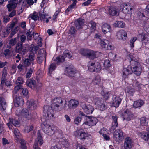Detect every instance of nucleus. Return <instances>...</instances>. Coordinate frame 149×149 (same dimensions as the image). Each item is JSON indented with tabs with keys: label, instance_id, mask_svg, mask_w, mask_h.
Returning <instances> with one entry per match:
<instances>
[{
	"label": "nucleus",
	"instance_id": "f3484780",
	"mask_svg": "<svg viewBox=\"0 0 149 149\" xmlns=\"http://www.w3.org/2000/svg\"><path fill=\"white\" fill-rule=\"evenodd\" d=\"M38 138L35 141L33 147L34 149H40L38 148V142L39 143L40 145H41L43 144L41 134L39 132L38 133Z\"/></svg>",
	"mask_w": 149,
	"mask_h": 149
},
{
	"label": "nucleus",
	"instance_id": "680f3d73",
	"mask_svg": "<svg viewBox=\"0 0 149 149\" xmlns=\"http://www.w3.org/2000/svg\"><path fill=\"white\" fill-rule=\"evenodd\" d=\"M33 126L32 125L27 126L25 128V131L26 132L28 133L33 130Z\"/></svg>",
	"mask_w": 149,
	"mask_h": 149
},
{
	"label": "nucleus",
	"instance_id": "ea45409f",
	"mask_svg": "<svg viewBox=\"0 0 149 149\" xmlns=\"http://www.w3.org/2000/svg\"><path fill=\"white\" fill-rule=\"evenodd\" d=\"M95 65L94 63H89L88 65V70L91 72H94L95 70Z\"/></svg>",
	"mask_w": 149,
	"mask_h": 149
},
{
	"label": "nucleus",
	"instance_id": "f704fd0d",
	"mask_svg": "<svg viewBox=\"0 0 149 149\" xmlns=\"http://www.w3.org/2000/svg\"><path fill=\"white\" fill-rule=\"evenodd\" d=\"M93 98V101L94 102L95 105L97 106H100V103L103 101V99L102 98L97 97L96 96L94 97Z\"/></svg>",
	"mask_w": 149,
	"mask_h": 149
},
{
	"label": "nucleus",
	"instance_id": "0e129e2a",
	"mask_svg": "<svg viewBox=\"0 0 149 149\" xmlns=\"http://www.w3.org/2000/svg\"><path fill=\"white\" fill-rule=\"evenodd\" d=\"M7 68L4 67L2 71V78H6V77L7 74Z\"/></svg>",
	"mask_w": 149,
	"mask_h": 149
},
{
	"label": "nucleus",
	"instance_id": "4be33fe9",
	"mask_svg": "<svg viewBox=\"0 0 149 149\" xmlns=\"http://www.w3.org/2000/svg\"><path fill=\"white\" fill-rule=\"evenodd\" d=\"M127 35L126 33L123 30H121L118 31L116 34L117 38L119 40L126 39Z\"/></svg>",
	"mask_w": 149,
	"mask_h": 149
},
{
	"label": "nucleus",
	"instance_id": "338daca9",
	"mask_svg": "<svg viewBox=\"0 0 149 149\" xmlns=\"http://www.w3.org/2000/svg\"><path fill=\"white\" fill-rule=\"evenodd\" d=\"M11 30L9 29V28H7L6 27V29L5 31L3 32V35L4 37H7L9 35Z\"/></svg>",
	"mask_w": 149,
	"mask_h": 149
},
{
	"label": "nucleus",
	"instance_id": "c9c22d12",
	"mask_svg": "<svg viewBox=\"0 0 149 149\" xmlns=\"http://www.w3.org/2000/svg\"><path fill=\"white\" fill-rule=\"evenodd\" d=\"M6 104V102L4 99L2 97H0V107L2 110H4L6 109L5 106Z\"/></svg>",
	"mask_w": 149,
	"mask_h": 149
},
{
	"label": "nucleus",
	"instance_id": "a211bd4d",
	"mask_svg": "<svg viewBox=\"0 0 149 149\" xmlns=\"http://www.w3.org/2000/svg\"><path fill=\"white\" fill-rule=\"evenodd\" d=\"M13 99L15 102V105L16 107L22 106L24 103L23 99L21 96L18 97L15 95Z\"/></svg>",
	"mask_w": 149,
	"mask_h": 149
},
{
	"label": "nucleus",
	"instance_id": "20e7f679",
	"mask_svg": "<svg viewBox=\"0 0 149 149\" xmlns=\"http://www.w3.org/2000/svg\"><path fill=\"white\" fill-rule=\"evenodd\" d=\"M74 134L76 137L82 140H84L87 137L91 136L90 134L85 132L82 128L77 129L75 132Z\"/></svg>",
	"mask_w": 149,
	"mask_h": 149
},
{
	"label": "nucleus",
	"instance_id": "4c0bfd02",
	"mask_svg": "<svg viewBox=\"0 0 149 149\" xmlns=\"http://www.w3.org/2000/svg\"><path fill=\"white\" fill-rule=\"evenodd\" d=\"M72 1H73V3L68 6L66 9V11L69 12L74 8L77 1V0H72Z\"/></svg>",
	"mask_w": 149,
	"mask_h": 149
},
{
	"label": "nucleus",
	"instance_id": "864d4df0",
	"mask_svg": "<svg viewBox=\"0 0 149 149\" xmlns=\"http://www.w3.org/2000/svg\"><path fill=\"white\" fill-rule=\"evenodd\" d=\"M34 34L33 32H32L29 31V32H27L26 33V35L27 36V40L29 41L31 40L32 38V36Z\"/></svg>",
	"mask_w": 149,
	"mask_h": 149
},
{
	"label": "nucleus",
	"instance_id": "a19ab883",
	"mask_svg": "<svg viewBox=\"0 0 149 149\" xmlns=\"http://www.w3.org/2000/svg\"><path fill=\"white\" fill-rule=\"evenodd\" d=\"M48 16L47 14H41L40 16V19L42 20L44 22H46L47 23L49 20L47 17Z\"/></svg>",
	"mask_w": 149,
	"mask_h": 149
},
{
	"label": "nucleus",
	"instance_id": "e433bc0d",
	"mask_svg": "<svg viewBox=\"0 0 149 149\" xmlns=\"http://www.w3.org/2000/svg\"><path fill=\"white\" fill-rule=\"evenodd\" d=\"M115 27L123 28L125 26V24L122 21H117L114 24Z\"/></svg>",
	"mask_w": 149,
	"mask_h": 149
},
{
	"label": "nucleus",
	"instance_id": "c85d7f7f",
	"mask_svg": "<svg viewBox=\"0 0 149 149\" xmlns=\"http://www.w3.org/2000/svg\"><path fill=\"white\" fill-rule=\"evenodd\" d=\"M121 9L123 12L126 14L129 12V10H131L132 9V8L129 5L124 3L123 6H121Z\"/></svg>",
	"mask_w": 149,
	"mask_h": 149
},
{
	"label": "nucleus",
	"instance_id": "c756f323",
	"mask_svg": "<svg viewBox=\"0 0 149 149\" xmlns=\"http://www.w3.org/2000/svg\"><path fill=\"white\" fill-rule=\"evenodd\" d=\"M121 101V99L118 97H116L113 99L112 104L115 107H118Z\"/></svg>",
	"mask_w": 149,
	"mask_h": 149
},
{
	"label": "nucleus",
	"instance_id": "b1692460",
	"mask_svg": "<svg viewBox=\"0 0 149 149\" xmlns=\"http://www.w3.org/2000/svg\"><path fill=\"white\" fill-rule=\"evenodd\" d=\"M137 134L139 137L144 139L145 141H147L149 139V133H147L145 132H138Z\"/></svg>",
	"mask_w": 149,
	"mask_h": 149
},
{
	"label": "nucleus",
	"instance_id": "7c9ffc66",
	"mask_svg": "<svg viewBox=\"0 0 149 149\" xmlns=\"http://www.w3.org/2000/svg\"><path fill=\"white\" fill-rule=\"evenodd\" d=\"M83 21V19L80 18L78 19L75 21V25L77 29H79L81 28L82 25L84 23Z\"/></svg>",
	"mask_w": 149,
	"mask_h": 149
},
{
	"label": "nucleus",
	"instance_id": "5701e85b",
	"mask_svg": "<svg viewBox=\"0 0 149 149\" xmlns=\"http://www.w3.org/2000/svg\"><path fill=\"white\" fill-rule=\"evenodd\" d=\"M26 105L27 107L31 109H34L36 108V102H35L33 99L28 101L26 102Z\"/></svg>",
	"mask_w": 149,
	"mask_h": 149
},
{
	"label": "nucleus",
	"instance_id": "37998d69",
	"mask_svg": "<svg viewBox=\"0 0 149 149\" xmlns=\"http://www.w3.org/2000/svg\"><path fill=\"white\" fill-rule=\"evenodd\" d=\"M56 68V65L55 63H51L48 68L49 73L51 74Z\"/></svg>",
	"mask_w": 149,
	"mask_h": 149
},
{
	"label": "nucleus",
	"instance_id": "423d86ee",
	"mask_svg": "<svg viewBox=\"0 0 149 149\" xmlns=\"http://www.w3.org/2000/svg\"><path fill=\"white\" fill-rule=\"evenodd\" d=\"M87 118L86 120L83 124L82 126L86 125L88 127L95 125L97 122V120L96 118L89 116H86Z\"/></svg>",
	"mask_w": 149,
	"mask_h": 149
},
{
	"label": "nucleus",
	"instance_id": "dca6fc26",
	"mask_svg": "<svg viewBox=\"0 0 149 149\" xmlns=\"http://www.w3.org/2000/svg\"><path fill=\"white\" fill-rule=\"evenodd\" d=\"M17 0H10L9 1V3L7 6V7L8 8L9 11H11L12 9L15 8L17 6ZM22 0H19V2L20 3Z\"/></svg>",
	"mask_w": 149,
	"mask_h": 149
},
{
	"label": "nucleus",
	"instance_id": "6e6d98bb",
	"mask_svg": "<svg viewBox=\"0 0 149 149\" xmlns=\"http://www.w3.org/2000/svg\"><path fill=\"white\" fill-rule=\"evenodd\" d=\"M89 26L91 27V30H93L92 31H94L95 30L96 24L95 22L93 21H90L89 24Z\"/></svg>",
	"mask_w": 149,
	"mask_h": 149
},
{
	"label": "nucleus",
	"instance_id": "72a5a7b5",
	"mask_svg": "<svg viewBox=\"0 0 149 149\" xmlns=\"http://www.w3.org/2000/svg\"><path fill=\"white\" fill-rule=\"evenodd\" d=\"M17 18L15 17L13 18V21L11 22V23L8 24L7 27L9 29L11 30L14 27L15 25L17 23Z\"/></svg>",
	"mask_w": 149,
	"mask_h": 149
},
{
	"label": "nucleus",
	"instance_id": "49530a36",
	"mask_svg": "<svg viewBox=\"0 0 149 149\" xmlns=\"http://www.w3.org/2000/svg\"><path fill=\"white\" fill-rule=\"evenodd\" d=\"M21 86L20 85L16 86L14 88L13 91V97L14 99L15 97V95L17 93V92L21 88Z\"/></svg>",
	"mask_w": 149,
	"mask_h": 149
},
{
	"label": "nucleus",
	"instance_id": "6e6552de",
	"mask_svg": "<svg viewBox=\"0 0 149 149\" xmlns=\"http://www.w3.org/2000/svg\"><path fill=\"white\" fill-rule=\"evenodd\" d=\"M113 139L116 141L120 142L124 139L122 131L120 129L116 130L113 134Z\"/></svg>",
	"mask_w": 149,
	"mask_h": 149
},
{
	"label": "nucleus",
	"instance_id": "f03ea898",
	"mask_svg": "<svg viewBox=\"0 0 149 149\" xmlns=\"http://www.w3.org/2000/svg\"><path fill=\"white\" fill-rule=\"evenodd\" d=\"M80 52L82 55L91 59H93L97 57V55L100 54V52H94L93 50L88 49H81L80 51Z\"/></svg>",
	"mask_w": 149,
	"mask_h": 149
},
{
	"label": "nucleus",
	"instance_id": "a18cd8bd",
	"mask_svg": "<svg viewBox=\"0 0 149 149\" xmlns=\"http://www.w3.org/2000/svg\"><path fill=\"white\" fill-rule=\"evenodd\" d=\"M9 120H10V122L15 126H18L19 125V122L16 120L13 119L12 118H10Z\"/></svg>",
	"mask_w": 149,
	"mask_h": 149
},
{
	"label": "nucleus",
	"instance_id": "412c9836",
	"mask_svg": "<svg viewBox=\"0 0 149 149\" xmlns=\"http://www.w3.org/2000/svg\"><path fill=\"white\" fill-rule=\"evenodd\" d=\"M92 83L94 85L102 87L101 77L99 76H96L93 79Z\"/></svg>",
	"mask_w": 149,
	"mask_h": 149
},
{
	"label": "nucleus",
	"instance_id": "7ed1b4c3",
	"mask_svg": "<svg viewBox=\"0 0 149 149\" xmlns=\"http://www.w3.org/2000/svg\"><path fill=\"white\" fill-rule=\"evenodd\" d=\"M43 113L44 118H45L46 120L51 119L54 116V111L52 107L46 105L44 106Z\"/></svg>",
	"mask_w": 149,
	"mask_h": 149
},
{
	"label": "nucleus",
	"instance_id": "8fccbe9b",
	"mask_svg": "<svg viewBox=\"0 0 149 149\" xmlns=\"http://www.w3.org/2000/svg\"><path fill=\"white\" fill-rule=\"evenodd\" d=\"M34 70L33 68H30L28 69L26 74L25 75L26 78H29L31 77L33 72Z\"/></svg>",
	"mask_w": 149,
	"mask_h": 149
},
{
	"label": "nucleus",
	"instance_id": "f257e3e1",
	"mask_svg": "<svg viewBox=\"0 0 149 149\" xmlns=\"http://www.w3.org/2000/svg\"><path fill=\"white\" fill-rule=\"evenodd\" d=\"M131 58L130 61V65L127 68L123 69V77L124 79L127 78V76L133 72L136 75H139L141 72V66L138 62Z\"/></svg>",
	"mask_w": 149,
	"mask_h": 149
},
{
	"label": "nucleus",
	"instance_id": "4468645a",
	"mask_svg": "<svg viewBox=\"0 0 149 149\" xmlns=\"http://www.w3.org/2000/svg\"><path fill=\"white\" fill-rule=\"evenodd\" d=\"M101 45L103 48L106 50H111L113 49V46H112L107 40L102 41L101 42Z\"/></svg>",
	"mask_w": 149,
	"mask_h": 149
},
{
	"label": "nucleus",
	"instance_id": "a878e982",
	"mask_svg": "<svg viewBox=\"0 0 149 149\" xmlns=\"http://www.w3.org/2000/svg\"><path fill=\"white\" fill-rule=\"evenodd\" d=\"M69 107L70 109H74L79 104V102L75 100L71 99L69 101Z\"/></svg>",
	"mask_w": 149,
	"mask_h": 149
},
{
	"label": "nucleus",
	"instance_id": "393cba45",
	"mask_svg": "<svg viewBox=\"0 0 149 149\" xmlns=\"http://www.w3.org/2000/svg\"><path fill=\"white\" fill-rule=\"evenodd\" d=\"M133 116V115L130 111L126 110L125 111L124 114L123 116L124 120H130L132 118Z\"/></svg>",
	"mask_w": 149,
	"mask_h": 149
},
{
	"label": "nucleus",
	"instance_id": "bf43d9fd",
	"mask_svg": "<svg viewBox=\"0 0 149 149\" xmlns=\"http://www.w3.org/2000/svg\"><path fill=\"white\" fill-rule=\"evenodd\" d=\"M31 62L29 58L26 59L23 61L24 65L25 67H27L29 66Z\"/></svg>",
	"mask_w": 149,
	"mask_h": 149
},
{
	"label": "nucleus",
	"instance_id": "69168bd1",
	"mask_svg": "<svg viewBox=\"0 0 149 149\" xmlns=\"http://www.w3.org/2000/svg\"><path fill=\"white\" fill-rule=\"evenodd\" d=\"M44 58V56L39 55H38L37 61L39 63L41 64L43 61Z\"/></svg>",
	"mask_w": 149,
	"mask_h": 149
},
{
	"label": "nucleus",
	"instance_id": "39448f33",
	"mask_svg": "<svg viewBox=\"0 0 149 149\" xmlns=\"http://www.w3.org/2000/svg\"><path fill=\"white\" fill-rule=\"evenodd\" d=\"M28 45L27 44L24 45H22V44L21 43H17L16 45L15 48V52L19 53L22 55H24L27 52V49L26 47H27Z\"/></svg>",
	"mask_w": 149,
	"mask_h": 149
},
{
	"label": "nucleus",
	"instance_id": "603ef678",
	"mask_svg": "<svg viewBox=\"0 0 149 149\" xmlns=\"http://www.w3.org/2000/svg\"><path fill=\"white\" fill-rule=\"evenodd\" d=\"M45 51L43 49H42L39 50L38 54V55H41L44 56V58H45V62L46 61V54H45Z\"/></svg>",
	"mask_w": 149,
	"mask_h": 149
},
{
	"label": "nucleus",
	"instance_id": "9b49d317",
	"mask_svg": "<svg viewBox=\"0 0 149 149\" xmlns=\"http://www.w3.org/2000/svg\"><path fill=\"white\" fill-rule=\"evenodd\" d=\"M133 145V141L131 138L127 137L125 139L124 144V149H131Z\"/></svg>",
	"mask_w": 149,
	"mask_h": 149
},
{
	"label": "nucleus",
	"instance_id": "bb28decb",
	"mask_svg": "<svg viewBox=\"0 0 149 149\" xmlns=\"http://www.w3.org/2000/svg\"><path fill=\"white\" fill-rule=\"evenodd\" d=\"M35 81L31 79H28L26 82V85L32 89H34L37 88L35 84Z\"/></svg>",
	"mask_w": 149,
	"mask_h": 149
},
{
	"label": "nucleus",
	"instance_id": "58836bf2",
	"mask_svg": "<svg viewBox=\"0 0 149 149\" xmlns=\"http://www.w3.org/2000/svg\"><path fill=\"white\" fill-rule=\"evenodd\" d=\"M39 47L37 46H34L33 44H31L30 46L29 50L31 52L36 53V51L38 49Z\"/></svg>",
	"mask_w": 149,
	"mask_h": 149
},
{
	"label": "nucleus",
	"instance_id": "ddd939ff",
	"mask_svg": "<svg viewBox=\"0 0 149 149\" xmlns=\"http://www.w3.org/2000/svg\"><path fill=\"white\" fill-rule=\"evenodd\" d=\"M138 37L142 42L143 45H146L149 42V36L147 34L142 33L138 35Z\"/></svg>",
	"mask_w": 149,
	"mask_h": 149
},
{
	"label": "nucleus",
	"instance_id": "79ce46f5",
	"mask_svg": "<svg viewBox=\"0 0 149 149\" xmlns=\"http://www.w3.org/2000/svg\"><path fill=\"white\" fill-rule=\"evenodd\" d=\"M18 37H16L14 38H13L10 40L9 42V44L10 46H13L16 44L18 40Z\"/></svg>",
	"mask_w": 149,
	"mask_h": 149
},
{
	"label": "nucleus",
	"instance_id": "052dcab7",
	"mask_svg": "<svg viewBox=\"0 0 149 149\" xmlns=\"http://www.w3.org/2000/svg\"><path fill=\"white\" fill-rule=\"evenodd\" d=\"M18 28V27H15L14 29L13 30L9 36V37L10 38H12L13 36L17 33Z\"/></svg>",
	"mask_w": 149,
	"mask_h": 149
},
{
	"label": "nucleus",
	"instance_id": "4d7b16f0",
	"mask_svg": "<svg viewBox=\"0 0 149 149\" xmlns=\"http://www.w3.org/2000/svg\"><path fill=\"white\" fill-rule=\"evenodd\" d=\"M104 67L105 68H108L111 66L110 62L109 60H104L103 62H102Z\"/></svg>",
	"mask_w": 149,
	"mask_h": 149
},
{
	"label": "nucleus",
	"instance_id": "2eb2a0df",
	"mask_svg": "<svg viewBox=\"0 0 149 149\" xmlns=\"http://www.w3.org/2000/svg\"><path fill=\"white\" fill-rule=\"evenodd\" d=\"M111 118L112 122V125L110 129V131L111 132L114 131L116 128L117 127L118 125L117 122L118 117L116 115L113 114L112 115Z\"/></svg>",
	"mask_w": 149,
	"mask_h": 149
},
{
	"label": "nucleus",
	"instance_id": "0eeeda50",
	"mask_svg": "<svg viewBox=\"0 0 149 149\" xmlns=\"http://www.w3.org/2000/svg\"><path fill=\"white\" fill-rule=\"evenodd\" d=\"M42 128L44 132L49 136H51L54 133L55 127L49 124H43Z\"/></svg>",
	"mask_w": 149,
	"mask_h": 149
},
{
	"label": "nucleus",
	"instance_id": "1a4fd4ad",
	"mask_svg": "<svg viewBox=\"0 0 149 149\" xmlns=\"http://www.w3.org/2000/svg\"><path fill=\"white\" fill-rule=\"evenodd\" d=\"M65 74L68 76L73 77L76 72V70L72 65H70L68 67H66L65 71Z\"/></svg>",
	"mask_w": 149,
	"mask_h": 149
},
{
	"label": "nucleus",
	"instance_id": "cd10ccee",
	"mask_svg": "<svg viewBox=\"0 0 149 149\" xmlns=\"http://www.w3.org/2000/svg\"><path fill=\"white\" fill-rule=\"evenodd\" d=\"M13 132L15 135L14 138L15 141H18L22 137L19 131L17 128H15Z\"/></svg>",
	"mask_w": 149,
	"mask_h": 149
},
{
	"label": "nucleus",
	"instance_id": "3c124183",
	"mask_svg": "<svg viewBox=\"0 0 149 149\" xmlns=\"http://www.w3.org/2000/svg\"><path fill=\"white\" fill-rule=\"evenodd\" d=\"M63 55L65 57L70 58L72 56V53L68 50H65L63 53Z\"/></svg>",
	"mask_w": 149,
	"mask_h": 149
},
{
	"label": "nucleus",
	"instance_id": "5fc2aeb1",
	"mask_svg": "<svg viewBox=\"0 0 149 149\" xmlns=\"http://www.w3.org/2000/svg\"><path fill=\"white\" fill-rule=\"evenodd\" d=\"M76 31L74 27H71L69 30V33L73 36L75 34Z\"/></svg>",
	"mask_w": 149,
	"mask_h": 149
},
{
	"label": "nucleus",
	"instance_id": "13d9d810",
	"mask_svg": "<svg viewBox=\"0 0 149 149\" xmlns=\"http://www.w3.org/2000/svg\"><path fill=\"white\" fill-rule=\"evenodd\" d=\"M106 105L105 103L104 102V100L100 104V106H97L98 109H100V110H103L106 109Z\"/></svg>",
	"mask_w": 149,
	"mask_h": 149
},
{
	"label": "nucleus",
	"instance_id": "f8f14e48",
	"mask_svg": "<svg viewBox=\"0 0 149 149\" xmlns=\"http://www.w3.org/2000/svg\"><path fill=\"white\" fill-rule=\"evenodd\" d=\"M63 102V101L61 97H56L54 98L52 101L53 106L54 107V108H58L60 107H62Z\"/></svg>",
	"mask_w": 149,
	"mask_h": 149
},
{
	"label": "nucleus",
	"instance_id": "c03bdc74",
	"mask_svg": "<svg viewBox=\"0 0 149 149\" xmlns=\"http://www.w3.org/2000/svg\"><path fill=\"white\" fill-rule=\"evenodd\" d=\"M141 124L142 126H147L148 124L147 119L145 117H142L140 118Z\"/></svg>",
	"mask_w": 149,
	"mask_h": 149
},
{
	"label": "nucleus",
	"instance_id": "473e14b6",
	"mask_svg": "<svg viewBox=\"0 0 149 149\" xmlns=\"http://www.w3.org/2000/svg\"><path fill=\"white\" fill-rule=\"evenodd\" d=\"M143 101L141 100H138L134 102L133 107L135 108L140 107L144 104Z\"/></svg>",
	"mask_w": 149,
	"mask_h": 149
},
{
	"label": "nucleus",
	"instance_id": "774afa93",
	"mask_svg": "<svg viewBox=\"0 0 149 149\" xmlns=\"http://www.w3.org/2000/svg\"><path fill=\"white\" fill-rule=\"evenodd\" d=\"M31 18L36 21L37 20H38L39 19V17L37 14L36 13H34L31 16Z\"/></svg>",
	"mask_w": 149,
	"mask_h": 149
},
{
	"label": "nucleus",
	"instance_id": "e2e57ef3",
	"mask_svg": "<svg viewBox=\"0 0 149 149\" xmlns=\"http://www.w3.org/2000/svg\"><path fill=\"white\" fill-rule=\"evenodd\" d=\"M101 94L106 99H108L110 96V94L108 92H104L103 91L101 92Z\"/></svg>",
	"mask_w": 149,
	"mask_h": 149
},
{
	"label": "nucleus",
	"instance_id": "de8ad7c7",
	"mask_svg": "<svg viewBox=\"0 0 149 149\" xmlns=\"http://www.w3.org/2000/svg\"><path fill=\"white\" fill-rule=\"evenodd\" d=\"M101 69L100 64L98 62L95 63L94 72H100Z\"/></svg>",
	"mask_w": 149,
	"mask_h": 149
},
{
	"label": "nucleus",
	"instance_id": "6ab92c4d",
	"mask_svg": "<svg viewBox=\"0 0 149 149\" xmlns=\"http://www.w3.org/2000/svg\"><path fill=\"white\" fill-rule=\"evenodd\" d=\"M21 115L23 117L27 119H30L32 118V116L30 112V110L26 109H23L21 112Z\"/></svg>",
	"mask_w": 149,
	"mask_h": 149
},
{
	"label": "nucleus",
	"instance_id": "9d476101",
	"mask_svg": "<svg viewBox=\"0 0 149 149\" xmlns=\"http://www.w3.org/2000/svg\"><path fill=\"white\" fill-rule=\"evenodd\" d=\"M81 106L85 112L87 114H91L94 110L93 107L89 104L82 103Z\"/></svg>",
	"mask_w": 149,
	"mask_h": 149
},
{
	"label": "nucleus",
	"instance_id": "09e8293b",
	"mask_svg": "<svg viewBox=\"0 0 149 149\" xmlns=\"http://www.w3.org/2000/svg\"><path fill=\"white\" fill-rule=\"evenodd\" d=\"M29 59L33 63V62L35 58V54L34 53L30 52L28 56Z\"/></svg>",
	"mask_w": 149,
	"mask_h": 149
},
{
	"label": "nucleus",
	"instance_id": "aec40b11",
	"mask_svg": "<svg viewBox=\"0 0 149 149\" xmlns=\"http://www.w3.org/2000/svg\"><path fill=\"white\" fill-rule=\"evenodd\" d=\"M109 14L111 15L114 16L118 15L117 9L114 6H109L107 7Z\"/></svg>",
	"mask_w": 149,
	"mask_h": 149
},
{
	"label": "nucleus",
	"instance_id": "2f4dec72",
	"mask_svg": "<svg viewBox=\"0 0 149 149\" xmlns=\"http://www.w3.org/2000/svg\"><path fill=\"white\" fill-rule=\"evenodd\" d=\"M102 32L104 34L106 33L107 32H110L111 30V29L110 25L107 23L104 24L102 26Z\"/></svg>",
	"mask_w": 149,
	"mask_h": 149
}]
</instances>
